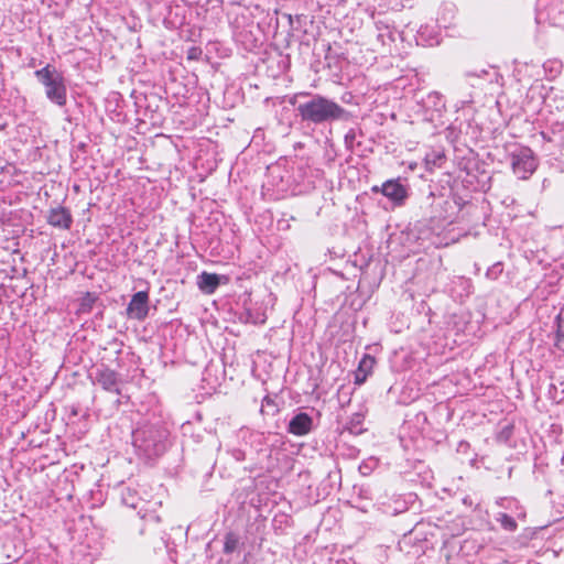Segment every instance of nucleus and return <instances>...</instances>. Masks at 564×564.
<instances>
[{
  "label": "nucleus",
  "mask_w": 564,
  "mask_h": 564,
  "mask_svg": "<svg viewBox=\"0 0 564 564\" xmlns=\"http://www.w3.org/2000/svg\"><path fill=\"white\" fill-rule=\"evenodd\" d=\"M297 98H307L296 107L297 116L303 122L323 124L339 120L344 117L346 110L336 101L328 99L319 94L301 91L290 99L291 105L296 104Z\"/></svg>",
  "instance_id": "f257e3e1"
},
{
  "label": "nucleus",
  "mask_w": 564,
  "mask_h": 564,
  "mask_svg": "<svg viewBox=\"0 0 564 564\" xmlns=\"http://www.w3.org/2000/svg\"><path fill=\"white\" fill-rule=\"evenodd\" d=\"M169 431L161 421L145 422L132 432V445L139 457L152 460L167 448Z\"/></svg>",
  "instance_id": "f03ea898"
},
{
  "label": "nucleus",
  "mask_w": 564,
  "mask_h": 564,
  "mask_svg": "<svg viewBox=\"0 0 564 564\" xmlns=\"http://www.w3.org/2000/svg\"><path fill=\"white\" fill-rule=\"evenodd\" d=\"M34 75L44 86L46 98L58 107H64L67 102V88L63 74L47 64L45 67L35 70Z\"/></svg>",
  "instance_id": "7ed1b4c3"
},
{
  "label": "nucleus",
  "mask_w": 564,
  "mask_h": 564,
  "mask_svg": "<svg viewBox=\"0 0 564 564\" xmlns=\"http://www.w3.org/2000/svg\"><path fill=\"white\" fill-rule=\"evenodd\" d=\"M511 167L520 180L529 178L536 169V161L528 148L511 153Z\"/></svg>",
  "instance_id": "20e7f679"
},
{
  "label": "nucleus",
  "mask_w": 564,
  "mask_h": 564,
  "mask_svg": "<svg viewBox=\"0 0 564 564\" xmlns=\"http://www.w3.org/2000/svg\"><path fill=\"white\" fill-rule=\"evenodd\" d=\"M538 21L546 20L550 24L564 28V0H539Z\"/></svg>",
  "instance_id": "39448f33"
},
{
  "label": "nucleus",
  "mask_w": 564,
  "mask_h": 564,
  "mask_svg": "<svg viewBox=\"0 0 564 564\" xmlns=\"http://www.w3.org/2000/svg\"><path fill=\"white\" fill-rule=\"evenodd\" d=\"M122 503L129 508L138 509V513L141 519H143L147 523L158 524L160 522V517L154 512L150 511L145 508L149 502L143 501L138 497L137 491L131 488H126L121 495Z\"/></svg>",
  "instance_id": "423d86ee"
},
{
  "label": "nucleus",
  "mask_w": 564,
  "mask_h": 564,
  "mask_svg": "<svg viewBox=\"0 0 564 564\" xmlns=\"http://www.w3.org/2000/svg\"><path fill=\"white\" fill-rule=\"evenodd\" d=\"M372 192L382 193V195L389 198L395 206H402L409 196L408 186L402 184L400 178L388 180L381 187L373 186Z\"/></svg>",
  "instance_id": "0eeeda50"
},
{
  "label": "nucleus",
  "mask_w": 564,
  "mask_h": 564,
  "mask_svg": "<svg viewBox=\"0 0 564 564\" xmlns=\"http://www.w3.org/2000/svg\"><path fill=\"white\" fill-rule=\"evenodd\" d=\"M422 108L424 110V119L430 122H436L441 119L446 108L445 98L437 91H431L422 99Z\"/></svg>",
  "instance_id": "6e6552de"
},
{
  "label": "nucleus",
  "mask_w": 564,
  "mask_h": 564,
  "mask_svg": "<svg viewBox=\"0 0 564 564\" xmlns=\"http://www.w3.org/2000/svg\"><path fill=\"white\" fill-rule=\"evenodd\" d=\"M90 378L94 383L99 384L104 390L120 393L118 373L115 370L100 366L90 373Z\"/></svg>",
  "instance_id": "1a4fd4ad"
},
{
  "label": "nucleus",
  "mask_w": 564,
  "mask_h": 564,
  "mask_svg": "<svg viewBox=\"0 0 564 564\" xmlns=\"http://www.w3.org/2000/svg\"><path fill=\"white\" fill-rule=\"evenodd\" d=\"M149 313V294L145 291H139L132 295L128 306L127 315L129 318L143 321Z\"/></svg>",
  "instance_id": "9d476101"
},
{
  "label": "nucleus",
  "mask_w": 564,
  "mask_h": 564,
  "mask_svg": "<svg viewBox=\"0 0 564 564\" xmlns=\"http://www.w3.org/2000/svg\"><path fill=\"white\" fill-rule=\"evenodd\" d=\"M377 42L381 45L383 53H391L392 44L400 36L394 28L381 21L376 22Z\"/></svg>",
  "instance_id": "9b49d317"
},
{
  "label": "nucleus",
  "mask_w": 564,
  "mask_h": 564,
  "mask_svg": "<svg viewBox=\"0 0 564 564\" xmlns=\"http://www.w3.org/2000/svg\"><path fill=\"white\" fill-rule=\"evenodd\" d=\"M313 419L305 412L295 414L289 422L288 432L296 435L304 436L312 431Z\"/></svg>",
  "instance_id": "f8f14e48"
},
{
  "label": "nucleus",
  "mask_w": 564,
  "mask_h": 564,
  "mask_svg": "<svg viewBox=\"0 0 564 564\" xmlns=\"http://www.w3.org/2000/svg\"><path fill=\"white\" fill-rule=\"evenodd\" d=\"M47 223L56 228L69 229L73 224L70 212L62 206L50 209Z\"/></svg>",
  "instance_id": "ddd939ff"
},
{
  "label": "nucleus",
  "mask_w": 564,
  "mask_h": 564,
  "mask_svg": "<svg viewBox=\"0 0 564 564\" xmlns=\"http://www.w3.org/2000/svg\"><path fill=\"white\" fill-rule=\"evenodd\" d=\"M219 282H220L219 275H217L215 273L203 272L198 275L197 283H198L199 289L204 293L212 294L215 292V290L219 285Z\"/></svg>",
  "instance_id": "4468645a"
},
{
  "label": "nucleus",
  "mask_w": 564,
  "mask_h": 564,
  "mask_svg": "<svg viewBox=\"0 0 564 564\" xmlns=\"http://www.w3.org/2000/svg\"><path fill=\"white\" fill-rule=\"evenodd\" d=\"M456 15V8L452 3H445L441 7V11L436 19L438 26L448 29L453 24V20Z\"/></svg>",
  "instance_id": "2eb2a0df"
},
{
  "label": "nucleus",
  "mask_w": 564,
  "mask_h": 564,
  "mask_svg": "<svg viewBox=\"0 0 564 564\" xmlns=\"http://www.w3.org/2000/svg\"><path fill=\"white\" fill-rule=\"evenodd\" d=\"M446 161V156L441 150H432L425 154L424 163L429 172L440 169Z\"/></svg>",
  "instance_id": "dca6fc26"
},
{
  "label": "nucleus",
  "mask_w": 564,
  "mask_h": 564,
  "mask_svg": "<svg viewBox=\"0 0 564 564\" xmlns=\"http://www.w3.org/2000/svg\"><path fill=\"white\" fill-rule=\"evenodd\" d=\"M417 43L425 46H433L438 44L437 34L433 30H429V26H421L417 31L416 36Z\"/></svg>",
  "instance_id": "f3484780"
},
{
  "label": "nucleus",
  "mask_w": 564,
  "mask_h": 564,
  "mask_svg": "<svg viewBox=\"0 0 564 564\" xmlns=\"http://www.w3.org/2000/svg\"><path fill=\"white\" fill-rule=\"evenodd\" d=\"M375 362L376 361H375L373 357H371L369 355L364 356V358L359 362L358 373L356 375L357 383H361L365 381L367 375L371 371Z\"/></svg>",
  "instance_id": "a211bd4d"
},
{
  "label": "nucleus",
  "mask_w": 564,
  "mask_h": 564,
  "mask_svg": "<svg viewBox=\"0 0 564 564\" xmlns=\"http://www.w3.org/2000/svg\"><path fill=\"white\" fill-rule=\"evenodd\" d=\"M495 520L508 532H514L518 529L516 520L505 512H498Z\"/></svg>",
  "instance_id": "6ab92c4d"
},
{
  "label": "nucleus",
  "mask_w": 564,
  "mask_h": 564,
  "mask_svg": "<svg viewBox=\"0 0 564 564\" xmlns=\"http://www.w3.org/2000/svg\"><path fill=\"white\" fill-rule=\"evenodd\" d=\"M238 545L239 536L236 533L229 532L225 535L224 552L226 554L235 552L238 549Z\"/></svg>",
  "instance_id": "aec40b11"
},
{
  "label": "nucleus",
  "mask_w": 564,
  "mask_h": 564,
  "mask_svg": "<svg viewBox=\"0 0 564 564\" xmlns=\"http://www.w3.org/2000/svg\"><path fill=\"white\" fill-rule=\"evenodd\" d=\"M378 465V459L376 458H369L367 460H364L360 465H359V471L361 475L364 476H368L371 474V471L377 467Z\"/></svg>",
  "instance_id": "412c9836"
},
{
  "label": "nucleus",
  "mask_w": 564,
  "mask_h": 564,
  "mask_svg": "<svg viewBox=\"0 0 564 564\" xmlns=\"http://www.w3.org/2000/svg\"><path fill=\"white\" fill-rule=\"evenodd\" d=\"M383 7L392 10H400L406 6L411 0H381Z\"/></svg>",
  "instance_id": "4be33fe9"
},
{
  "label": "nucleus",
  "mask_w": 564,
  "mask_h": 564,
  "mask_svg": "<svg viewBox=\"0 0 564 564\" xmlns=\"http://www.w3.org/2000/svg\"><path fill=\"white\" fill-rule=\"evenodd\" d=\"M362 421V416L357 414L355 417L351 419L349 426L347 427L350 433L359 434L361 432V429L359 427L360 423Z\"/></svg>",
  "instance_id": "5701e85b"
},
{
  "label": "nucleus",
  "mask_w": 564,
  "mask_h": 564,
  "mask_svg": "<svg viewBox=\"0 0 564 564\" xmlns=\"http://www.w3.org/2000/svg\"><path fill=\"white\" fill-rule=\"evenodd\" d=\"M467 77H477V78H486L488 77V80L491 82L492 77L490 76L489 70L487 69H479V70H469L466 73Z\"/></svg>",
  "instance_id": "b1692460"
},
{
  "label": "nucleus",
  "mask_w": 564,
  "mask_h": 564,
  "mask_svg": "<svg viewBox=\"0 0 564 564\" xmlns=\"http://www.w3.org/2000/svg\"><path fill=\"white\" fill-rule=\"evenodd\" d=\"M231 457L237 462H242L246 457V454L240 448H232L230 452Z\"/></svg>",
  "instance_id": "393cba45"
},
{
  "label": "nucleus",
  "mask_w": 564,
  "mask_h": 564,
  "mask_svg": "<svg viewBox=\"0 0 564 564\" xmlns=\"http://www.w3.org/2000/svg\"><path fill=\"white\" fill-rule=\"evenodd\" d=\"M354 139H355V133L354 132L347 133L346 137H345L346 143H348L349 141H352Z\"/></svg>",
  "instance_id": "a878e982"
},
{
  "label": "nucleus",
  "mask_w": 564,
  "mask_h": 564,
  "mask_svg": "<svg viewBox=\"0 0 564 564\" xmlns=\"http://www.w3.org/2000/svg\"><path fill=\"white\" fill-rule=\"evenodd\" d=\"M561 338H564V333L561 330V327L557 329V340H561Z\"/></svg>",
  "instance_id": "bb28decb"
}]
</instances>
